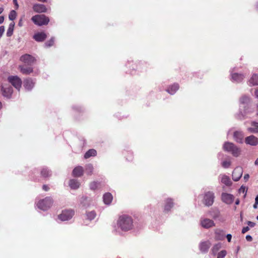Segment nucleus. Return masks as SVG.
<instances>
[{"mask_svg":"<svg viewBox=\"0 0 258 258\" xmlns=\"http://www.w3.org/2000/svg\"><path fill=\"white\" fill-rule=\"evenodd\" d=\"M239 110L238 118L243 119L248 115L253 112L254 109L251 107L250 98L246 95L242 96L239 99Z\"/></svg>","mask_w":258,"mask_h":258,"instance_id":"1","label":"nucleus"},{"mask_svg":"<svg viewBox=\"0 0 258 258\" xmlns=\"http://www.w3.org/2000/svg\"><path fill=\"white\" fill-rule=\"evenodd\" d=\"M133 223L131 216L125 214L122 215L119 217L117 221V229L122 231H128L133 228Z\"/></svg>","mask_w":258,"mask_h":258,"instance_id":"2","label":"nucleus"},{"mask_svg":"<svg viewBox=\"0 0 258 258\" xmlns=\"http://www.w3.org/2000/svg\"><path fill=\"white\" fill-rule=\"evenodd\" d=\"M223 150L231 153L234 157H238L241 153V149L232 143L226 142L223 145Z\"/></svg>","mask_w":258,"mask_h":258,"instance_id":"3","label":"nucleus"},{"mask_svg":"<svg viewBox=\"0 0 258 258\" xmlns=\"http://www.w3.org/2000/svg\"><path fill=\"white\" fill-rule=\"evenodd\" d=\"M53 200L50 197L39 200L36 204L37 208L42 211H45L48 210L52 205Z\"/></svg>","mask_w":258,"mask_h":258,"instance_id":"4","label":"nucleus"},{"mask_svg":"<svg viewBox=\"0 0 258 258\" xmlns=\"http://www.w3.org/2000/svg\"><path fill=\"white\" fill-rule=\"evenodd\" d=\"M33 22L38 25L42 26L47 25L49 22V19L44 15H36L31 18Z\"/></svg>","mask_w":258,"mask_h":258,"instance_id":"5","label":"nucleus"},{"mask_svg":"<svg viewBox=\"0 0 258 258\" xmlns=\"http://www.w3.org/2000/svg\"><path fill=\"white\" fill-rule=\"evenodd\" d=\"M75 215V211L73 209H65L58 215V219L61 221H66L71 220Z\"/></svg>","mask_w":258,"mask_h":258,"instance_id":"6","label":"nucleus"},{"mask_svg":"<svg viewBox=\"0 0 258 258\" xmlns=\"http://www.w3.org/2000/svg\"><path fill=\"white\" fill-rule=\"evenodd\" d=\"M215 194L213 191H206L204 195L203 203L206 206L210 207L213 204Z\"/></svg>","mask_w":258,"mask_h":258,"instance_id":"7","label":"nucleus"},{"mask_svg":"<svg viewBox=\"0 0 258 258\" xmlns=\"http://www.w3.org/2000/svg\"><path fill=\"white\" fill-rule=\"evenodd\" d=\"M8 82L11 83L17 90L19 91L22 86V80L17 76H10L8 78Z\"/></svg>","mask_w":258,"mask_h":258,"instance_id":"8","label":"nucleus"},{"mask_svg":"<svg viewBox=\"0 0 258 258\" xmlns=\"http://www.w3.org/2000/svg\"><path fill=\"white\" fill-rule=\"evenodd\" d=\"M174 200L171 198H168L165 199L164 201V210L165 213H169L174 206Z\"/></svg>","mask_w":258,"mask_h":258,"instance_id":"9","label":"nucleus"},{"mask_svg":"<svg viewBox=\"0 0 258 258\" xmlns=\"http://www.w3.org/2000/svg\"><path fill=\"white\" fill-rule=\"evenodd\" d=\"M221 200L227 205H231L234 201V196L230 194L222 192L221 194Z\"/></svg>","mask_w":258,"mask_h":258,"instance_id":"10","label":"nucleus"},{"mask_svg":"<svg viewBox=\"0 0 258 258\" xmlns=\"http://www.w3.org/2000/svg\"><path fill=\"white\" fill-rule=\"evenodd\" d=\"M20 60L28 66H31L34 63L36 59L31 55L25 54L21 56Z\"/></svg>","mask_w":258,"mask_h":258,"instance_id":"11","label":"nucleus"},{"mask_svg":"<svg viewBox=\"0 0 258 258\" xmlns=\"http://www.w3.org/2000/svg\"><path fill=\"white\" fill-rule=\"evenodd\" d=\"M200 223L201 225L206 229H209L215 226V223L212 220L206 218H201Z\"/></svg>","mask_w":258,"mask_h":258,"instance_id":"12","label":"nucleus"},{"mask_svg":"<svg viewBox=\"0 0 258 258\" xmlns=\"http://www.w3.org/2000/svg\"><path fill=\"white\" fill-rule=\"evenodd\" d=\"M211 243L209 240L201 241L199 245L200 250L203 253H206L208 252Z\"/></svg>","mask_w":258,"mask_h":258,"instance_id":"13","label":"nucleus"},{"mask_svg":"<svg viewBox=\"0 0 258 258\" xmlns=\"http://www.w3.org/2000/svg\"><path fill=\"white\" fill-rule=\"evenodd\" d=\"M245 143L246 145L256 146L258 145V138L253 135H250L245 138Z\"/></svg>","mask_w":258,"mask_h":258,"instance_id":"14","label":"nucleus"},{"mask_svg":"<svg viewBox=\"0 0 258 258\" xmlns=\"http://www.w3.org/2000/svg\"><path fill=\"white\" fill-rule=\"evenodd\" d=\"M242 175V169L241 167H237L232 173V179L235 181H238Z\"/></svg>","mask_w":258,"mask_h":258,"instance_id":"15","label":"nucleus"},{"mask_svg":"<svg viewBox=\"0 0 258 258\" xmlns=\"http://www.w3.org/2000/svg\"><path fill=\"white\" fill-rule=\"evenodd\" d=\"M244 133L242 131H237L233 133L234 140L238 143L242 144L243 143Z\"/></svg>","mask_w":258,"mask_h":258,"instance_id":"16","label":"nucleus"},{"mask_svg":"<svg viewBox=\"0 0 258 258\" xmlns=\"http://www.w3.org/2000/svg\"><path fill=\"white\" fill-rule=\"evenodd\" d=\"M211 216L214 219L220 222H223L224 219L221 216L220 211L218 209H214L210 212Z\"/></svg>","mask_w":258,"mask_h":258,"instance_id":"17","label":"nucleus"},{"mask_svg":"<svg viewBox=\"0 0 258 258\" xmlns=\"http://www.w3.org/2000/svg\"><path fill=\"white\" fill-rule=\"evenodd\" d=\"M231 80L232 82L236 83L241 82L244 78L243 75L236 73H233V72H231Z\"/></svg>","mask_w":258,"mask_h":258,"instance_id":"18","label":"nucleus"},{"mask_svg":"<svg viewBox=\"0 0 258 258\" xmlns=\"http://www.w3.org/2000/svg\"><path fill=\"white\" fill-rule=\"evenodd\" d=\"M3 95L7 98H10L12 96L13 90L11 86H2L1 89Z\"/></svg>","mask_w":258,"mask_h":258,"instance_id":"19","label":"nucleus"},{"mask_svg":"<svg viewBox=\"0 0 258 258\" xmlns=\"http://www.w3.org/2000/svg\"><path fill=\"white\" fill-rule=\"evenodd\" d=\"M179 89V85L178 83H174L169 85L166 91L170 95H174Z\"/></svg>","mask_w":258,"mask_h":258,"instance_id":"20","label":"nucleus"},{"mask_svg":"<svg viewBox=\"0 0 258 258\" xmlns=\"http://www.w3.org/2000/svg\"><path fill=\"white\" fill-rule=\"evenodd\" d=\"M34 85L35 82L31 78H28L24 81V86L28 91L31 90L34 87Z\"/></svg>","mask_w":258,"mask_h":258,"instance_id":"21","label":"nucleus"},{"mask_svg":"<svg viewBox=\"0 0 258 258\" xmlns=\"http://www.w3.org/2000/svg\"><path fill=\"white\" fill-rule=\"evenodd\" d=\"M84 169L83 167L78 166L76 167L73 170L72 175L76 177H79L83 175Z\"/></svg>","mask_w":258,"mask_h":258,"instance_id":"22","label":"nucleus"},{"mask_svg":"<svg viewBox=\"0 0 258 258\" xmlns=\"http://www.w3.org/2000/svg\"><path fill=\"white\" fill-rule=\"evenodd\" d=\"M33 10L39 13H45L47 11V9L45 5L43 4H35L33 6Z\"/></svg>","mask_w":258,"mask_h":258,"instance_id":"23","label":"nucleus"},{"mask_svg":"<svg viewBox=\"0 0 258 258\" xmlns=\"http://www.w3.org/2000/svg\"><path fill=\"white\" fill-rule=\"evenodd\" d=\"M33 38L37 42H42L46 38V35L44 32H38L34 35Z\"/></svg>","mask_w":258,"mask_h":258,"instance_id":"24","label":"nucleus"},{"mask_svg":"<svg viewBox=\"0 0 258 258\" xmlns=\"http://www.w3.org/2000/svg\"><path fill=\"white\" fill-rule=\"evenodd\" d=\"M69 185L72 189H77L80 187V183L76 179H71L69 180Z\"/></svg>","mask_w":258,"mask_h":258,"instance_id":"25","label":"nucleus"},{"mask_svg":"<svg viewBox=\"0 0 258 258\" xmlns=\"http://www.w3.org/2000/svg\"><path fill=\"white\" fill-rule=\"evenodd\" d=\"M81 205L84 208H87L90 206V199L85 196H82L80 199Z\"/></svg>","mask_w":258,"mask_h":258,"instance_id":"26","label":"nucleus"},{"mask_svg":"<svg viewBox=\"0 0 258 258\" xmlns=\"http://www.w3.org/2000/svg\"><path fill=\"white\" fill-rule=\"evenodd\" d=\"M103 202L106 205H110L113 200L112 195L110 192H106L103 197Z\"/></svg>","mask_w":258,"mask_h":258,"instance_id":"27","label":"nucleus"},{"mask_svg":"<svg viewBox=\"0 0 258 258\" xmlns=\"http://www.w3.org/2000/svg\"><path fill=\"white\" fill-rule=\"evenodd\" d=\"M19 69L20 72L24 75H29L33 72V69L31 67H26L24 66H20Z\"/></svg>","mask_w":258,"mask_h":258,"instance_id":"28","label":"nucleus"},{"mask_svg":"<svg viewBox=\"0 0 258 258\" xmlns=\"http://www.w3.org/2000/svg\"><path fill=\"white\" fill-rule=\"evenodd\" d=\"M220 176H221V181L222 183L227 186H229L232 184V181L229 177L226 175H220Z\"/></svg>","mask_w":258,"mask_h":258,"instance_id":"29","label":"nucleus"},{"mask_svg":"<svg viewBox=\"0 0 258 258\" xmlns=\"http://www.w3.org/2000/svg\"><path fill=\"white\" fill-rule=\"evenodd\" d=\"M41 175L44 178H48L51 175V171L47 167H43L41 170Z\"/></svg>","mask_w":258,"mask_h":258,"instance_id":"30","label":"nucleus"},{"mask_svg":"<svg viewBox=\"0 0 258 258\" xmlns=\"http://www.w3.org/2000/svg\"><path fill=\"white\" fill-rule=\"evenodd\" d=\"M251 125V127L248 128V131L251 133H258V122L252 121Z\"/></svg>","mask_w":258,"mask_h":258,"instance_id":"31","label":"nucleus"},{"mask_svg":"<svg viewBox=\"0 0 258 258\" xmlns=\"http://www.w3.org/2000/svg\"><path fill=\"white\" fill-rule=\"evenodd\" d=\"M97 155V151L93 149H89L87 151L84 155L85 159H88L91 157H94Z\"/></svg>","mask_w":258,"mask_h":258,"instance_id":"32","label":"nucleus"},{"mask_svg":"<svg viewBox=\"0 0 258 258\" xmlns=\"http://www.w3.org/2000/svg\"><path fill=\"white\" fill-rule=\"evenodd\" d=\"M249 84L251 86L258 85V75L253 74L249 80Z\"/></svg>","mask_w":258,"mask_h":258,"instance_id":"33","label":"nucleus"},{"mask_svg":"<svg viewBox=\"0 0 258 258\" xmlns=\"http://www.w3.org/2000/svg\"><path fill=\"white\" fill-rule=\"evenodd\" d=\"M94 170L93 166L92 164L89 163L86 165L85 171L86 173L88 175L92 174Z\"/></svg>","mask_w":258,"mask_h":258,"instance_id":"34","label":"nucleus"},{"mask_svg":"<svg viewBox=\"0 0 258 258\" xmlns=\"http://www.w3.org/2000/svg\"><path fill=\"white\" fill-rule=\"evenodd\" d=\"M14 27L15 23L14 22L10 23L9 25V28L7 31V36L8 37H11L13 35Z\"/></svg>","mask_w":258,"mask_h":258,"instance_id":"35","label":"nucleus"},{"mask_svg":"<svg viewBox=\"0 0 258 258\" xmlns=\"http://www.w3.org/2000/svg\"><path fill=\"white\" fill-rule=\"evenodd\" d=\"M221 248V243H218L216 244H215L212 249H211V252H212V253L214 255H216L218 253V251L219 250V249Z\"/></svg>","mask_w":258,"mask_h":258,"instance_id":"36","label":"nucleus"},{"mask_svg":"<svg viewBox=\"0 0 258 258\" xmlns=\"http://www.w3.org/2000/svg\"><path fill=\"white\" fill-rule=\"evenodd\" d=\"M86 215L87 219L90 221L94 219L96 216V213L94 211L86 212Z\"/></svg>","mask_w":258,"mask_h":258,"instance_id":"37","label":"nucleus"},{"mask_svg":"<svg viewBox=\"0 0 258 258\" xmlns=\"http://www.w3.org/2000/svg\"><path fill=\"white\" fill-rule=\"evenodd\" d=\"M146 66L147 64L145 62L139 61L137 65L136 69L141 72L146 69Z\"/></svg>","mask_w":258,"mask_h":258,"instance_id":"38","label":"nucleus"},{"mask_svg":"<svg viewBox=\"0 0 258 258\" xmlns=\"http://www.w3.org/2000/svg\"><path fill=\"white\" fill-rule=\"evenodd\" d=\"M100 183L98 181H93L90 183L89 187L90 189L92 190H95L97 189L98 185Z\"/></svg>","mask_w":258,"mask_h":258,"instance_id":"39","label":"nucleus"},{"mask_svg":"<svg viewBox=\"0 0 258 258\" xmlns=\"http://www.w3.org/2000/svg\"><path fill=\"white\" fill-rule=\"evenodd\" d=\"M16 12L15 10H12L9 15V18L10 20L13 21L16 18Z\"/></svg>","mask_w":258,"mask_h":258,"instance_id":"40","label":"nucleus"},{"mask_svg":"<svg viewBox=\"0 0 258 258\" xmlns=\"http://www.w3.org/2000/svg\"><path fill=\"white\" fill-rule=\"evenodd\" d=\"M227 254V251L225 250H222L219 252L217 254V258H224Z\"/></svg>","mask_w":258,"mask_h":258,"instance_id":"41","label":"nucleus"},{"mask_svg":"<svg viewBox=\"0 0 258 258\" xmlns=\"http://www.w3.org/2000/svg\"><path fill=\"white\" fill-rule=\"evenodd\" d=\"M221 165H222V167H224V168H228L230 167V166L231 165V162L230 161H227V160L223 161L221 163Z\"/></svg>","mask_w":258,"mask_h":258,"instance_id":"42","label":"nucleus"},{"mask_svg":"<svg viewBox=\"0 0 258 258\" xmlns=\"http://www.w3.org/2000/svg\"><path fill=\"white\" fill-rule=\"evenodd\" d=\"M54 43V38H51L49 40L47 41L45 43V47H49L53 45Z\"/></svg>","mask_w":258,"mask_h":258,"instance_id":"43","label":"nucleus"},{"mask_svg":"<svg viewBox=\"0 0 258 258\" xmlns=\"http://www.w3.org/2000/svg\"><path fill=\"white\" fill-rule=\"evenodd\" d=\"M5 32V27L2 26L0 27V37H1Z\"/></svg>","mask_w":258,"mask_h":258,"instance_id":"44","label":"nucleus"},{"mask_svg":"<svg viewBox=\"0 0 258 258\" xmlns=\"http://www.w3.org/2000/svg\"><path fill=\"white\" fill-rule=\"evenodd\" d=\"M249 230V228L248 226L244 227L242 229V233L244 234L247 232Z\"/></svg>","mask_w":258,"mask_h":258,"instance_id":"45","label":"nucleus"},{"mask_svg":"<svg viewBox=\"0 0 258 258\" xmlns=\"http://www.w3.org/2000/svg\"><path fill=\"white\" fill-rule=\"evenodd\" d=\"M247 224L248 227L249 226L250 227H253L255 225V223L251 221H247Z\"/></svg>","mask_w":258,"mask_h":258,"instance_id":"46","label":"nucleus"},{"mask_svg":"<svg viewBox=\"0 0 258 258\" xmlns=\"http://www.w3.org/2000/svg\"><path fill=\"white\" fill-rule=\"evenodd\" d=\"M73 109L76 110H77L78 111H82L81 107L79 106H74L73 107Z\"/></svg>","mask_w":258,"mask_h":258,"instance_id":"47","label":"nucleus"},{"mask_svg":"<svg viewBox=\"0 0 258 258\" xmlns=\"http://www.w3.org/2000/svg\"><path fill=\"white\" fill-rule=\"evenodd\" d=\"M226 237L228 242H230L231 241L232 235L231 234H227Z\"/></svg>","mask_w":258,"mask_h":258,"instance_id":"48","label":"nucleus"},{"mask_svg":"<svg viewBox=\"0 0 258 258\" xmlns=\"http://www.w3.org/2000/svg\"><path fill=\"white\" fill-rule=\"evenodd\" d=\"M245 238L248 241H251L252 240V238L250 235H247Z\"/></svg>","mask_w":258,"mask_h":258,"instance_id":"49","label":"nucleus"},{"mask_svg":"<svg viewBox=\"0 0 258 258\" xmlns=\"http://www.w3.org/2000/svg\"><path fill=\"white\" fill-rule=\"evenodd\" d=\"M223 156H224V154L222 152L219 153L217 155L218 158L219 159H222L223 157Z\"/></svg>","mask_w":258,"mask_h":258,"instance_id":"50","label":"nucleus"},{"mask_svg":"<svg viewBox=\"0 0 258 258\" xmlns=\"http://www.w3.org/2000/svg\"><path fill=\"white\" fill-rule=\"evenodd\" d=\"M42 189L45 191H48L49 187L47 185H43L42 186Z\"/></svg>","mask_w":258,"mask_h":258,"instance_id":"51","label":"nucleus"},{"mask_svg":"<svg viewBox=\"0 0 258 258\" xmlns=\"http://www.w3.org/2000/svg\"><path fill=\"white\" fill-rule=\"evenodd\" d=\"M254 93L255 97L258 99V87L255 89Z\"/></svg>","mask_w":258,"mask_h":258,"instance_id":"52","label":"nucleus"},{"mask_svg":"<svg viewBox=\"0 0 258 258\" xmlns=\"http://www.w3.org/2000/svg\"><path fill=\"white\" fill-rule=\"evenodd\" d=\"M249 177V175L248 174H246L244 175V179L245 180V181H247L248 178Z\"/></svg>","mask_w":258,"mask_h":258,"instance_id":"53","label":"nucleus"},{"mask_svg":"<svg viewBox=\"0 0 258 258\" xmlns=\"http://www.w3.org/2000/svg\"><path fill=\"white\" fill-rule=\"evenodd\" d=\"M4 21V17L0 16V24H2Z\"/></svg>","mask_w":258,"mask_h":258,"instance_id":"54","label":"nucleus"},{"mask_svg":"<svg viewBox=\"0 0 258 258\" xmlns=\"http://www.w3.org/2000/svg\"><path fill=\"white\" fill-rule=\"evenodd\" d=\"M239 192H244V191H245V187H243V186H241L239 189Z\"/></svg>","mask_w":258,"mask_h":258,"instance_id":"55","label":"nucleus"},{"mask_svg":"<svg viewBox=\"0 0 258 258\" xmlns=\"http://www.w3.org/2000/svg\"><path fill=\"white\" fill-rule=\"evenodd\" d=\"M13 3H14V5L17 7H18V2H17V0H13Z\"/></svg>","mask_w":258,"mask_h":258,"instance_id":"56","label":"nucleus"},{"mask_svg":"<svg viewBox=\"0 0 258 258\" xmlns=\"http://www.w3.org/2000/svg\"><path fill=\"white\" fill-rule=\"evenodd\" d=\"M239 203H240V201L238 199H236L235 202V204L236 205H238L239 204Z\"/></svg>","mask_w":258,"mask_h":258,"instance_id":"57","label":"nucleus"},{"mask_svg":"<svg viewBox=\"0 0 258 258\" xmlns=\"http://www.w3.org/2000/svg\"><path fill=\"white\" fill-rule=\"evenodd\" d=\"M258 204H256V202L254 203V205H253V207L254 209H256L257 208Z\"/></svg>","mask_w":258,"mask_h":258,"instance_id":"58","label":"nucleus"},{"mask_svg":"<svg viewBox=\"0 0 258 258\" xmlns=\"http://www.w3.org/2000/svg\"><path fill=\"white\" fill-rule=\"evenodd\" d=\"M255 202H256V204H258V194L255 198Z\"/></svg>","mask_w":258,"mask_h":258,"instance_id":"59","label":"nucleus"},{"mask_svg":"<svg viewBox=\"0 0 258 258\" xmlns=\"http://www.w3.org/2000/svg\"><path fill=\"white\" fill-rule=\"evenodd\" d=\"M240 221L242 222V220H243V217H242V212L240 213Z\"/></svg>","mask_w":258,"mask_h":258,"instance_id":"60","label":"nucleus"},{"mask_svg":"<svg viewBox=\"0 0 258 258\" xmlns=\"http://www.w3.org/2000/svg\"><path fill=\"white\" fill-rule=\"evenodd\" d=\"M254 164L255 165H258V158L255 160Z\"/></svg>","mask_w":258,"mask_h":258,"instance_id":"61","label":"nucleus"},{"mask_svg":"<svg viewBox=\"0 0 258 258\" xmlns=\"http://www.w3.org/2000/svg\"><path fill=\"white\" fill-rule=\"evenodd\" d=\"M4 11V8L1 7L0 8V14H2Z\"/></svg>","mask_w":258,"mask_h":258,"instance_id":"62","label":"nucleus"},{"mask_svg":"<svg viewBox=\"0 0 258 258\" xmlns=\"http://www.w3.org/2000/svg\"><path fill=\"white\" fill-rule=\"evenodd\" d=\"M2 103L0 102V109L2 108Z\"/></svg>","mask_w":258,"mask_h":258,"instance_id":"63","label":"nucleus"},{"mask_svg":"<svg viewBox=\"0 0 258 258\" xmlns=\"http://www.w3.org/2000/svg\"><path fill=\"white\" fill-rule=\"evenodd\" d=\"M257 114L258 115V105H257Z\"/></svg>","mask_w":258,"mask_h":258,"instance_id":"64","label":"nucleus"}]
</instances>
